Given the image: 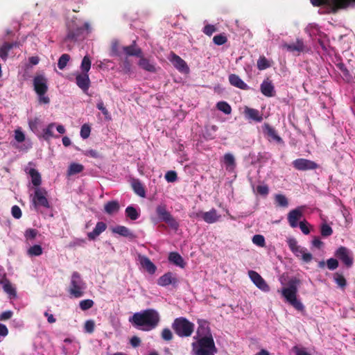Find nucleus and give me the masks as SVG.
I'll list each match as a JSON object with an SVG mask.
<instances>
[{"label": "nucleus", "mask_w": 355, "mask_h": 355, "mask_svg": "<svg viewBox=\"0 0 355 355\" xmlns=\"http://www.w3.org/2000/svg\"><path fill=\"white\" fill-rule=\"evenodd\" d=\"M158 312L153 309H146L141 312L135 313L130 322L135 327H142L144 331H150L155 328L159 322Z\"/></svg>", "instance_id": "obj_1"}, {"label": "nucleus", "mask_w": 355, "mask_h": 355, "mask_svg": "<svg viewBox=\"0 0 355 355\" xmlns=\"http://www.w3.org/2000/svg\"><path fill=\"white\" fill-rule=\"evenodd\" d=\"M191 346L195 355H215L217 352L211 334L199 338Z\"/></svg>", "instance_id": "obj_2"}, {"label": "nucleus", "mask_w": 355, "mask_h": 355, "mask_svg": "<svg viewBox=\"0 0 355 355\" xmlns=\"http://www.w3.org/2000/svg\"><path fill=\"white\" fill-rule=\"evenodd\" d=\"M300 280L297 279H292L288 282V286L284 288L281 293L285 297L286 301L289 302L297 311H302L304 308L302 303L297 299V284Z\"/></svg>", "instance_id": "obj_3"}, {"label": "nucleus", "mask_w": 355, "mask_h": 355, "mask_svg": "<svg viewBox=\"0 0 355 355\" xmlns=\"http://www.w3.org/2000/svg\"><path fill=\"white\" fill-rule=\"evenodd\" d=\"M67 33L64 37V41L75 42L83 35L84 30L89 31L90 25L88 22H85L83 26H81L78 24L77 19L73 18L67 23Z\"/></svg>", "instance_id": "obj_4"}, {"label": "nucleus", "mask_w": 355, "mask_h": 355, "mask_svg": "<svg viewBox=\"0 0 355 355\" xmlns=\"http://www.w3.org/2000/svg\"><path fill=\"white\" fill-rule=\"evenodd\" d=\"M194 324L186 318L180 317L174 320L172 328L174 332L180 337H189L194 331Z\"/></svg>", "instance_id": "obj_5"}, {"label": "nucleus", "mask_w": 355, "mask_h": 355, "mask_svg": "<svg viewBox=\"0 0 355 355\" xmlns=\"http://www.w3.org/2000/svg\"><path fill=\"white\" fill-rule=\"evenodd\" d=\"M33 87L35 93L38 95V101L41 104H49L50 98L45 96L48 91L47 79L43 75H37L33 78Z\"/></svg>", "instance_id": "obj_6"}, {"label": "nucleus", "mask_w": 355, "mask_h": 355, "mask_svg": "<svg viewBox=\"0 0 355 355\" xmlns=\"http://www.w3.org/2000/svg\"><path fill=\"white\" fill-rule=\"evenodd\" d=\"M85 288V284L83 281L80 275L78 272H73L71 275L69 293L76 297H80L84 295L83 290Z\"/></svg>", "instance_id": "obj_7"}, {"label": "nucleus", "mask_w": 355, "mask_h": 355, "mask_svg": "<svg viewBox=\"0 0 355 355\" xmlns=\"http://www.w3.org/2000/svg\"><path fill=\"white\" fill-rule=\"evenodd\" d=\"M314 6H329L333 12H336L339 9L347 8L351 2H355V0H311Z\"/></svg>", "instance_id": "obj_8"}, {"label": "nucleus", "mask_w": 355, "mask_h": 355, "mask_svg": "<svg viewBox=\"0 0 355 355\" xmlns=\"http://www.w3.org/2000/svg\"><path fill=\"white\" fill-rule=\"evenodd\" d=\"M156 214L160 220L166 223L171 228L178 230L179 223L172 216L171 213L167 211L166 205H158L156 207Z\"/></svg>", "instance_id": "obj_9"}, {"label": "nucleus", "mask_w": 355, "mask_h": 355, "mask_svg": "<svg viewBox=\"0 0 355 355\" xmlns=\"http://www.w3.org/2000/svg\"><path fill=\"white\" fill-rule=\"evenodd\" d=\"M32 202L35 208L43 207L44 208H50V203L47 199V191L45 189L37 187L33 196Z\"/></svg>", "instance_id": "obj_10"}, {"label": "nucleus", "mask_w": 355, "mask_h": 355, "mask_svg": "<svg viewBox=\"0 0 355 355\" xmlns=\"http://www.w3.org/2000/svg\"><path fill=\"white\" fill-rule=\"evenodd\" d=\"M292 164L298 171L314 170L319 167L316 162L304 158L296 159L292 162Z\"/></svg>", "instance_id": "obj_11"}, {"label": "nucleus", "mask_w": 355, "mask_h": 355, "mask_svg": "<svg viewBox=\"0 0 355 355\" xmlns=\"http://www.w3.org/2000/svg\"><path fill=\"white\" fill-rule=\"evenodd\" d=\"M248 275L252 282L256 285L257 288L263 292H268L270 287L264 280V279L256 271L250 270Z\"/></svg>", "instance_id": "obj_12"}, {"label": "nucleus", "mask_w": 355, "mask_h": 355, "mask_svg": "<svg viewBox=\"0 0 355 355\" xmlns=\"http://www.w3.org/2000/svg\"><path fill=\"white\" fill-rule=\"evenodd\" d=\"M335 256L338 258L347 268L352 266L353 258L349 255V250L346 247H339L335 252Z\"/></svg>", "instance_id": "obj_13"}, {"label": "nucleus", "mask_w": 355, "mask_h": 355, "mask_svg": "<svg viewBox=\"0 0 355 355\" xmlns=\"http://www.w3.org/2000/svg\"><path fill=\"white\" fill-rule=\"evenodd\" d=\"M303 216V207H298L292 209L288 214L287 219L290 226L293 228L298 226V221Z\"/></svg>", "instance_id": "obj_14"}, {"label": "nucleus", "mask_w": 355, "mask_h": 355, "mask_svg": "<svg viewBox=\"0 0 355 355\" xmlns=\"http://www.w3.org/2000/svg\"><path fill=\"white\" fill-rule=\"evenodd\" d=\"M196 217H200L207 223H214L219 220L220 215L218 214L217 211L212 208L209 211L196 213Z\"/></svg>", "instance_id": "obj_15"}, {"label": "nucleus", "mask_w": 355, "mask_h": 355, "mask_svg": "<svg viewBox=\"0 0 355 355\" xmlns=\"http://www.w3.org/2000/svg\"><path fill=\"white\" fill-rule=\"evenodd\" d=\"M170 55V61L179 71L182 73L189 72V69L183 59L173 52H171Z\"/></svg>", "instance_id": "obj_16"}, {"label": "nucleus", "mask_w": 355, "mask_h": 355, "mask_svg": "<svg viewBox=\"0 0 355 355\" xmlns=\"http://www.w3.org/2000/svg\"><path fill=\"white\" fill-rule=\"evenodd\" d=\"M263 131L267 136L269 141H275L278 144L283 143L282 139L278 135L275 129L268 123H265L263 126Z\"/></svg>", "instance_id": "obj_17"}, {"label": "nucleus", "mask_w": 355, "mask_h": 355, "mask_svg": "<svg viewBox=\"0 0 355 355\" xmlns=\"http://www.w3.org/2000/svg\"><path fill=\"white\" fill-rule=\"evenodd\" d=\"M76 83L85 93H86L90 87V80L88 73H78L76 76Z\"/></svg>", "instance_id": "obj_18"}, {"label": "nucleus", "mask_w": 355, "mask_h": 355, "mask_svg": "<svg viewBox=\"0 0 355 355\" xmlns=\"http://www.w3.org/2000/svg\"><path fill=\"white\" fill-rule=\"evenodd\" d=\"M122 50L127 57L135 56L139 58L142 54V50L137 46L135 40H133L130 45L123 46Z\"/></svg>", "instance_id": "obj_19"}, {"label": "nucleus", "mask_w": 355, "mask_h": 355, "mask_svg": "<svg viewBox=\"0 0 355 355\" xmlns=\"http://www.w3.org/2000/svg\"><path fill=\"white\" fill-rule=\"evenodd\" d=\"M138 259L142 268H144L149 274L153 275L156 272V266L148 257L139 254Z\"/></svg>", "instance_id": "obj_20"}, {"label": "nucleus", "mask_w": 355, "mask_h": 355, "mask_svg": "<svg viewBox=\"0 0 355 355\" xmlns=\"http://www.w3.org/2000/svg\"><path fill=\"white\" fill-rule=\"evenodd\" d=\"M260 89L265 96L272 97L275 95V87L268 78L265 79L261 84Z\"/></svg>", "instance_id": "obj_21"}, {"label": "nucleus", "mask_w": 355, "mask_h": 355, "mask_svg": "<svg viewBox=\"0 0 355 355\" xmlns=\"http://www.w3.org/2000/svg\"><path fill=\"white\" fill-rule=\"evenodd\" d=\"M178 282V279L172 272H166L157 279V284L161 286H166L170 284L175 285Z\"/></svg>", "instance_id": "obj_22"}, {"label": "nucleus", "mask_w": 355, "mask_h": 355, "mask_svg": "<svg viewBox=\"0 0 355 355\" xmlns=\"http://www.w3.org/2000/svg\"><path fill=\"white\" fill-rule=\"evenodd\" d=\"M139 60L138 62V65L140 68L151 73H155L156 71L155 64L153 62H151L149 59L144 58L143 56V53L141 55L140 57H139Z\"/></svg>", "instance_id": "obj_23"}, {"label": "nucleus", "mask_w": 355, "mask_h": 355, "mask_svg": "<svg viewBox=\"0 0 355 355\" xmlns=\"http://www.w3.org/2000/svg\"><path fill=\"white\" fill-rule=\"evenodd\" d=\"M244 113L248 119L256 122H261L263 120L262 114H260L258 110L246 107Z\"/></svg>", "instance_id": "obj_24"}, {"label": "nucleus", "mask_w": 355, "mask_h": 355, "mask_svg": "<svg viewBox=\"0 0 355 355\" xmlns=\"http://www.w3.org/2000/svg\"><path fill=\"white\" fill-rule=\"evenodd\" d=\"M19 46L17 42H4L0 47V58L6 61L8 58V52L14 47Z\"/></svg>", "instance_id": "obj_25"}, {"label": "nucleus", "mask_w": 355, "mask_h": 355, "mask_svg": "<svg viewBox=\"0 0 355 355\" xmlns=\"http://www.w3.org/2000/svg\"><path fill=\"white\" fill-rule=\"evenodd\" d=\"M229 81L232 85L237 88L244 90H248L249 89L248 85L245 83L238 75L230 74L229 76Z\"/></svg>", "instance_id": "obj_26"}, {"label": "nucleus", "mask_w": 355, "mask_h": 355, "mask_svg": "<svg viewBox=\"0 0 355 355\" xmlns=\"http://www.w3.org/2000/svg\"><path fill=\"white\" fill-rule=\"evenodd\" d=\"M292 252L296 257H301L305 263H309L313 259L312 254L309 252H307L306 249L302 248L301 246H298L294 250V251H292Z\"/></svg>", "instance_id": "obj_27"}, {"label": "nucleus", "mask_w": 355, "mask_h": 355, "mask_svg": "<svg viewBox=\"0 0 355 355\" xmlns=\"http://www.w3.org/2000/svg\"><path fill=\"white\" fill-rule=\"evenodd\" d=\"M336 65L337 68L341 71L342 78L345 82L350 83L353 81V75L349 71V70L346 67L345 64L343 62H338Z\"/></svg>", "instance_id": "obj_28"}, {"label": "nucleus", "mask_w": 355, "mask_h": 355, "mask_svg": "<svg viewBox=\"0 0 355 355\" xmlns=\"http://www.w3.org/2000/svg\"><path fill=\"white\" fill-rule=\"evenodd\" d=\"M196 333L199 338L211 334L209 323L205 320H198V327Z\"/></svg>", "instance_id": "obj_29"}, {"label": "nucleus", "mask_w": 355, "mask_h": 355, "mask_svg": "<svg viewBox=\"0 0 355 355\" xmlns=\"http://www.w3.org/2000/svg\"><path fill=\"white\" fill-rule=\"evenodd\" d=\"M107 225L103 222H98L92 232L87 234L89 240H94L106 230Z\"/></svg>", "instance_id": "obj_30"}, {"label": "nucleus", "mask_w": 355, "mask_h": 355, "mask_svg": "<svg viewBox=\"0 0 355 355\" xmlns=\"http://www.w3.org/2000/svg\"><path fill=\"white\" fill-rule=\"evenodd\" d=\"M0 285L3 286V291L10 296H16L15 288L12 286L10 282L6 278L3 277L0 279Z\"/></svg>", "instance_id": "obj_31"}, {"label": "nucleus", "mask_w": 355, "mask_h": 355, "mask_svg": "<svg viewBox=\"0 0 355 355\" xmlns=\"http://www.w3.org/2000/svg\"><path fill=\"white\" fill-rule=\"evenodd\" d=\"M169 262L178 266L182 268H184L185 263L181 255L175 252H171L168 255Z\"/></svg>", "instance_id": "obj_32"}, {"label": "nucleus", "mask_w": 355, "mask_h": 355, "mask_svg": "<svg viewBox=\"0 0 355 355\" xmlns=\"http://www.w3.org/2000/svg\"><path fill=\"white\" fill-rule=\"evenodd\" d=\"M132 188L134 192L140 197H145L146 191L144 185L138 179H133L132 181Z\"/></svg>", "instance_id": "obj_33"}, {"label": "nucleus", "mask_w": 355, "mask_h": 355, "mask_svg": "<svg viewBox=\"0 0 355 355\" xmlns=\"http://www.w3.org/2000/svg\"><path fill=\"white\" fill-rule=\"evenodd\" d=\"M114 233L118 234L124 237L133 239L135 238L134 234L126 227L122 225H118L112 229Z\"/></svg>", "instance_id": "obj_34"}, {"label": "nucleus", "mask_w": 355, "mask_h": 355, "mask_svg": "<svg viewBox=\"0 0 355 355\" xmlns=\"http://www.w3.org/2000/svg\"><path fill=\"white\" fill-rule=\"evenodd\" d=\"M283 47L291 52H300L304 49V44L302 40H297L295 43L283 44Z\"/></svg>", "instance_id": "obj_35"}, {"label": "nucleus", "mask_w": 355, "mask_h": 355, "mask_svg": "<svg viewBox=\"0 0 355 355\" xmlns=\"http://www.w3.org/2000/svg\"><path fill=\"white\" fill-rule=\"evenodd\" d=\"M119 204L116 200L107 202L104 207L105 211L108 214L116 213L119 210Z\"/></svg>", "instance_id": "obj_36"}, {"label": "nucleus", "mask_w": 355, "mask_h": 355, "mask_svg": "<svg viewBox=\"0 0 355 355\" xmlns=\"http://www.w3.org/2000/svg\"><path fill=\"white\" fill-rule=\"evenodd\" d=\"M223 162L227 171H232L236 166L235 159L231 153H226L223 157Z\"/></svg>", "instance_id": "obj_37"}, {"label": "nucleus", "mask_w": 355, "mask_h": 355, "mask_svg": "<svg viewBox=\"0 0 355 355\" xmlns=\"http://www.w3.org/2000/svg\"><path fill=\"white\" fill-rule=\"evenodd\" d=\"M29 175L31 177V182L34 186L38 187L42 182L41 175L40 173L35 168H31Z\"/></svg>", "instance_id": "obj_38"}, {"label": "nucleus", "mask_w": 355, "mask_h": 355, "mask_svg": "<svg viewBox=\"0 0 355 355\" xmlns=\"http://www.w3.org/2000/svg\"><path fill=\"white\" fill-rule=\"evenodd\" d=\"M84 170L83 165L77 163H71L68 168L67 174L73 175L81 173Z\"/></svg>", "instance_id": "obj_39"}, {"label": "nucleus", "mask_w": 355, "mask_h": 355, "mask_svg": "<svg viewBox=\"0 0 355 355\" xmlns=\"http://www.w3.org/2000/svg\"><path fill=\"white\" fill-rule=\"evenodd\" d=\"M125 212L126 216L132 220H137L140 216L139 212L133 206H128Z\"/></svg>", "instance_id": "obj_40"}, {"label": "nucleus", "mask_w": 355, "mask_h": 355, "mask_svg": "<svg viewBox=\"0 0 355 355\" xmlns=\"http://www.w3.org/2000/svg\"><path fill=\"white\" fill-rule=\"evenodd\" d=\"M216 107L218 110L223 112L225 114H230L232 112L231 106L225 101H219L217 103Z\"/></svg>", "instance_id": "obj_41"}, {"label": "nucleus", "mask_w": 355, "mask_h": 355, "mask_svg": "<svg viewBox=\"0 0 355 355\" xmlns=\"http://www.w3.org/2000/svg\"><path fill=\"white\" fill-rule=\"evenodd\" d=\"M43 250L41 245H34L28 248L27 253L31 257L40 256L42 254Z\"/></svg>", "instance_id": "obj_42"}, {"label": "nucleus", "mask_w": 355, "mask_h": 355, "mask_svg": "<svg viewBox=\"0 0 355 355\" xmlns=\"http://www.w3.org/2000/svg\"><path fill=\"white\" fill-rule=\"evenodd\" d=\"M80 68L82 70V73H88L90 68H91V60L88 55H85L81 62Z\"/></svg>", "instance_id": "obj_43"}, {"label": "nucleus", "mask_w": 355, "mask_h": 355, "mask_svg": "<svg viewBox=\"0 0 355 355\" xmlns=\"http://www.w3.org/2000/svg\"><path fill=\"white\" fill-rule=\"evenodd\" d=\"M276 204L282 207H286L288 205V199L282 194H277L275 198Z\"/></svg>", "instance_id": "obj_44"}, {"label": "nucleus", "mask_w": 355, "mask_h": 355, "mask_svg": "<svg viewBox=\"0 0 355 355\" xmlns=\"http://www.w3.org/2000/svg\"><path fill=\"white\" fill-rule=\"evenodd\" d=\"M70 60V55L67 53L62 54L60 58L58 59V67L60 69L62 70L65 68L67 66L68 62Z\"/></svg>", "instance_id": "obj_45"}, {"label": "nucleus", "mask_w": 355, "mask_h": 355, "mask_svg": "<svg viewBox=\"0 0 355 355\" xmlns=\"http://www.w3.org/2000/svg\"><path fill=\"white\" fill-rule=\"evenodd\" d=\"M320 234L323 237H328L333 234V230L328 224L324 223L321 225Z\"/></svg>", "instance_id": "obj_46"}, {"label": "nucleus", "mask_w": 355, "mask_h": 355, "mask_svg": "<svg viewBox=\"0 0 355 355\" xmlns=\"http://www.w3.org/2000/svg\"><path fill=\"white\" fill-rule=\"evenodd\" d=\"M54 125H55V123H51L49 124L48 126L45 129H44L43 138L45 140H49L50 138H51L54 136L53 132V129L54 128Z\"/></svg>", "instance_id": "obj_47"}, {"label": "nucleus", "mask_w": 355, "mask_h": 355, "mask_svg": "<svg viewBox=\"0 0 355 355\" xmlns=\"http://www.w3.org/2000/svg\"><path fill=\"white\" fill-rule=\"evenodd\" d=\"M334 280L336 283L343 288H344L347 285V281L342 274L338 272L335 273Z\"/></svg>", "instance_id": "obj_48"}, {"label": "nucleus", "mask_w": 355, "mask_h": 355, "mask_svg": "<svg viewBox=\"0 0 355 355\" xmlns=\"http://www.w3.org/2000/svg\"><path fill=\"white\" fill-rule=\"evenodd\" d=\"M38 231L35 229L28 228L25 231L24 236L26 241H32L35 239Z\"/></svg>", "instance_id": "obj_49"}, {"label": "nucleus", "mask_w": 355, "mask_h": 355, "mask_svg": "<svg viewBox=\"0 0 355 355\" xmlns=\"http://www.w3.org/2000/svg\"><path fill=\"white\" fill-rule=\"evenodd\" d=\"M94 304V301L90 299L81 300L79 303L80 308L83 311H86L91 309Z\"/></svg>", "instance_id": "obj_50"}, {"label": "nucleus", "mask_w": 355, "mask_h": 355, "mask_svg": "<svg viewBox=\"0 0 355 355\" xmlns=\"http://www.w3.org/2000/svg\"><path fill=\"white\" fill-rule=\"evenodd\" d=\"M270 67L268 60L265 56H260L257 60V68L259 70H264Z\"/></svg>", "instance_id": "obj_51"}, {"label": "nucleus", "mask_w": 355, "mask_h": 355, "mask_svg": "<svg viewBox=\"0 0 355 355\" xmlns=\"http://www.w3.org/2000/svg\"><path fill=\"white\" fill-rule=\"evenodd\" d=\"M213 42L216 45H223L227 42V38L225 34L216 35L213 37Z\"/></svg>", "instance_id": "obj_52"}, {"label": "nucleus", "mask_w": 355, "mask_h": 355, "mask_svg": "<svg viewBox=\"0 0 355 355\" xmlns=\"http://www.w3.org/2000/svg\"><path fill=\"white\" fill-rule=\"evenodd\" d=\"M252 242L254 244L259 247H264L266 245L265 238L261 234L254 235L252 237Z\"/></svg>", "instance_id": "obj_53"}, {"label": "nucleus", "mask_w": 355, "mask_h": 355, "mask_svg": "<svg viewBox=\"0 0 355 355\" xmlns=\"http://www.w3.org/2000/svg\"><path fill=\"white\" fill-rule=\"evenodd\" d=\"M91 128L88 124H84L80 129V136L83 139H87L90 135Z\"/></svg>", "instance_id": "obj_54"}, {"label": "nucleus", "mask_w": 355, "mask_h": 355, "mask_svg": "<svg viewBox=\"0 0 355 355\" xmlns=\"http://www.w3.org/2000/svg\"><path fill=\"white\" fill-rule=\"evenodd\" d=\"M165 179L168 182H174L178 179V175L175 171H169L165 175Z\"/></svg>", "instance_id": "obj_55"}, {"label": "nucleus", "mask_w": 355, "mask_h": 355, "mask_svg": "<svg viewBox=\"0 0 355 355\" xmlns=\"http://www.w3.org/2000/svg\"><path fill=\"white\" fill-rule=\"evenodd\" d=\"M84 328H85V331L87 333H89V334L93 333L94 331V328H95L94 322L92 320H87L85 323Z\"/></svg>", "instance_id": "obj_56"}, {"label": "nucleus", "mask_w": 355, "mask_h": 355, "mask_svg": "<svg viewBox=\"0 0 355 355\" xmlns=\"http://www.w3.org/2000/svg\"><path fill=\"white\" fill-rule=\"evenodd\" d=\"M162 338L166 341H170L173 339V334L168 328H164L162 331Z\"/></svg>", "instance_id": "obj_57"}, {"label": "nucleus", "mask_w": 355, "mask_h": 355, "mask_svg": "<svg viewBox=\"0 0 355 355\" xmlns=\"http://www.w3.org/2000/svg\"><path fill=\"white\" fill-rule=\"evenodd\" d=\"M327 266L331 270H334L338 267V261L337 259L330 258L327 261Z\"/></svg>", "instance_id": "obj_58"}, {"label": "nucleus", "mask_w": 355, "mask_h": 355, "mask_svg": "<svg viewBox=\"0 0 355 355\" xmlns=\"http://www.w3.org/2000/svg\"><path fill=\"white\" fill-rule=\"evenodd\" d=\"M11 213L12 216L16 219L20 218L22 215L21 210L17 205H14L12 207Z\"/></svg>", "instance_id": "obj_59"}, {"label": "nucleus", "mask_w": 355, "mask_h": 355, "mask_svg": "<svg viewBox=\"0 0 355 355\" xmlns=\"http://www.w3.org/2000/svg\"><path fill=\"white\" fill-rule=\"evenodd\" d=\"M301 231L306 235L310 233V230L309 227V223L306 220L300 221L298 224Z\"/></svg>", "instance_id": "obj_60"}, {"label": "nucleus", "mask_w": 355, "mask_h": 355, "mask_svg": "<svg viewBox=\"0 0 355 355\" xmlns=\"http://www.w3.org/2000/svg\"><path fill=\"white\" fill-rule=\"evenodd\" d=\"M216 31V28L211 24H207L203 28V33L208 36H211Z\"/></svg>", "instance_id": "obj_61"}, {"label": "nucleus", "mask_w": 355, "mask_h": 355, "mask_svg": "<svg viewBox=\"0 0 355 355\" xmlns=\"http://www.w3.org/2000/svg\"><path fill=\"white\" fill-rule=\"evenodd\" d=\"M257 191L261 196H267L269 192V189L267 185H258L257 187Z\"/></svg>", "instance_id": "obj_62"}, {"label": "nucleus", "mask_w": 355, "mask_h": 355, "mask_svg": "<svg viewBox=\"0 0 355 355\" xmlns=\"http://www.w3.org/2000/svg\"><path fill=\"white\" fill-rule=\"evenodd\" d=\"M15 139L17 141L21 143L25 140V135L21 130H16L15 132Z\"/></svg>", "instance_id": "obj_63"}, {"label": "nucleus", "mask_w": 355, "mask_h": 355, "mask_svg": "<svg viewBox=\"0 0 355 355\" xmlns=\"http://www.w3.org/2000/svg\"><path fill=\"white\" fill-rule=\"evenodd\" d=\"M293 350L295 352L296 355H311L304 349L300 348L297 346L293 347Z\"/></svg>", "instance_id": "obj_64"}]
</instances>
